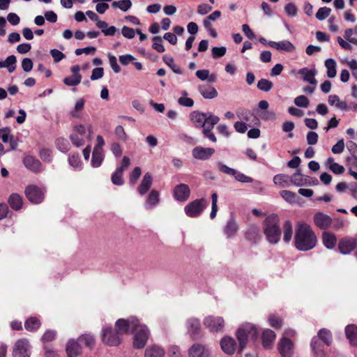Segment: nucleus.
<instances>
[{
  "label": "nucleus",
  "instance_id": "nucleus-24",
  "mask_svg": "<svg viewBox=\"0 0 357 357\" xmlns=\"http://www.w3.org/2000/svg\"><path fill=\"white\" fill-rule=\"evenodd\" d=\"M310 177L303 175L301 173V169H298L296 173L291 176V183L296 186L301 187L310 184Z\"/></svg>",
  "mask_w": 357,
  "mask_h": 357
},
{
  "label": "nucleus",
  "instance_id": "nucleus-14",
  "mask_svg": "<svg viewBox=\"0 0 357 357\" xmlns=\"http://www.w3.org/2000/svg\"><path fill=\"white\" fill-rule=\"evenodd\" d=\"M27 199L32 203H40L44 199V192L35 185L28 186L25 190Z\"/></svg>",
  "mask_w": 357,
  "mask_h": 357
},
{
  "label": "nucleus",
  "instance_id": "nucleus-42",
  "mask_svg": "<svg viewBox=\"0 0 357 357\" xmlns=\"http://www.w3.org/2000/svg\"><path fill=\"white\" fill-rule=\"evenodd\" d=\"M10 207L14 210H19L22 206V199L17 194H13L10 196L8 200Z\"/></svg>",
  "mask_w": 357,
  "mask_h": 357
},
{
  "label": "nucleus",
  "instance_id": "nucleus-46",
  "mask_svg": "<svg viewBox=\"0 0 357 357\" xmlns=\"http://www.w3.org/2000/svg\"><path fill=\"white\" fill-rule=\"evenodd\" d=\"M81 80L82 75H77L65 77L63 79V83L69 86H75L81 82Z\"/></svg>",
  "mask_w": 357,
  "mask_h": 357
},
{
  "label": "nucleus",
  "instance_id": "nucleus-5",
  "mask_svg": "<svg viewBox=\"0 0 357 357\" xmlns=\"http://www.w3.org/2000/svg\"><path fill=\"white\" fill-rule=\"evenodd\" d=\"M208 206V202L204 199L194 200L187 204L184 211L185 214L190 218H196L199 216L205 208Z\"/></svg>",
  "mask_w": 357,
  "mask_h": 357
},
{
  "label": "nucleus",
  "instance_id": "nucleus-31",
  "mask_svg": "<svg viewBox=\"0 0 357 357\" xmlns=\"http://www.w3.org/2000/svg\"><path fill=\"white\" fill-rule=\"evenodd\" d=\"M238 230V227L237 223L233 218H231L227 221L223 231L227 238H231L236 236Z\"/></svg>",
  "mask_w": 357,
  "mask_h": 357
},
{
  "label": "nucleus",
  "instance_id": "nucleus-19",
  "mask_svg": "<svg viewBox=\"0 0 357 357\" xmlns=\"http://www.w3.org/2000/svg\"><path fill=\"white\" fill-rule=\"evenodd\" d=\"M24 166L31 172L38 173L43 170L41 162L32 155H26L23 158Z\"/></svg>",
  "mask_w": 357,
  "mask_h": 357
},
{
  "label": "nucleus",
  "instance_id": "nucleus-2",
  "mask_svg": "<svg viewBox=\"0 0 357 357\" xmlns=\"http://www.w3.org/2000/svg\"><path fill=\"white\" fill-rule=\"evenodd\" d=\"M263 230L267 241L271 244L278 243L281 238L280 219L275 214L266 218L263 223Z\"/></svg>",
  "mask_w": 357,
  "mask_h": 357
},
{
  "label": "nucleus",
  "instance_id": "nucleus-21",
  "mask_svg": "<svg viewBox=\"0 0 357 357\" xmlns=\"http://www.w3.org/2000/svg\"><path fill=\"white\" fill-rule=\"evenodd\" d=\"M214 153V149L202 146H196L192 151V155L195 158L202 160L209 159Z\"/></svg>",
  "mask_w": 357,
  "mask_h": 357
},
{
  "label": "nucleus",
  "instance_id": "nucleus-53",
  "mask_svg": "<svg viewBox=\"0 0 357 357\" xmlns=\"http://www.w3.org/2000/svg\"><path fill=\"white\" fill-rule=\"evenodd\" d=\"M70 139L72 143L77 147H80L85 143L84 137H82L76 133H72L70 135Z\"/></svg>",
  "mask_w": 357,
  "mask_h": 357
},
{
  "label": "nucleus",
  "instance_id": "nucleus-29",
  "mask_svg": "<svg viewBox=\"0 0 357 357\" xmlns=\"http://www.w3.org/2000/svg\"><path fill=\"white\" fill-rule=\"evenodd\" d=\"M275 337L276 335L273 331L271 329L264 331L261 337L263 347L266 349L271 348Z\"/></svg>",
  "mask_w": 357,
  "mask_h": 357
},
{
  "label": "nucleus",
  "instance_id": "nucleus-1",
  "mask_svg": "<svg viewBox=\"0 0 357 357\" xmlns=\"http://www.w3.org/2000/svg\"><path fill=\"white\" fill-rule=\"evenodd\" d=\"M317 239L310 225L305 223L298 225L295 233V246L300 251H308L317 245Z\"/></svg>",
  "mask_w": 357,
  "mask_h": 357
},
{
  "label": "nucleus",
  "instance_id": "nucleus-50",
  "mask_svg": "<svg viewBox=\"0 0 357 357\" xmlns=\"http://www.w3.org/2000/svg\"><path fill=\"white\" fill-rule=\"evenodd\" d=\"M331 9L328 7H322L320 8L317 13H316V18L320 21L324 20L326 19L331 14Z\"/></svg>",
  "mask_w": 357,
  "mask_h": 357
},
{
  "label": "nucleus",
  "instance_id": "nucleus-11",
  "mask_svg": "<svg viewBox=\"0 0 357 357\" xmlns=\"http://www.w3.org/2000/svg\"><path fill=\"white\" fill-rule=\"evenodd\" d=\"M137 325V319L136 317H130L128 319H119L115 323V329L121 336L128 332L129 329H132L135 326Z\"/></svg>",
  "mask_w": 357,
  "mask_h": 357
},
{
  "label": "nucleus",
  "instance_id": "nucleus-17",
  "mask_svg": "<svg viewBox=\"0 0 357 357\" xmlns=\"http://www.w3.org/2000/svg\"><path fill=\"white\" fill-rule=\"evenodd\" d=\"M67 357H79L82 353V347L77 340L70 339L66 346Z\"/></svg>",
  "mask_w": 357,
  "mask_h": 357
},
{
  "label": "nucleus",
  "instance_id": "nucleus-9",
  "mask_svg": "<svg viewBox=\"0 0 357 357\" xmlns=\"http://www.w3.org/2000/svg\"><path fill=\"white\" fill-rule=\"evenodd\" d=\"M130 160L128 156H123L120 167H117L112 174L111 180L114 185H122L124 183L123 179V172L130 166Z\"/></svg>",
  "mask_w": 357,
  "mask_h": 357
},
{
  "label": "nucleus",
  "instance_id": "nucleus-55",
  "mask_svg": "<svg viewBox=\"0 0 357 357\" xmlns=\"http://www.w3.org/2000/svg\"><path fill=\"white\" fill-rule=\"evenodd\" d=\"M212 199V206H211V211L210 213V218L213 219L215 218L217 212H218V195L216 193H213L211 195Z\"/></svg>",
  "mask_w": 357,
  "mask_h": 357
},
{
  "label": "nucleus",
  "instance_id": "nucleus-37",
  "mask_svg": "<svg viewBox=\"0 0 357 357\" xmlns=\"http://www.w3.org/2000/svg\"><path fill=\"white\" fill-rule=\"evenodd\" d=\"M220 121V118L217 116L213 115L211 112H208L206 116V123L203 126V130H212L214 126L216 125Z\"/></svg>",
  "mask_w": 357,
  "mask_h": 357
},
{
  "label": "nucleus",
  "instance_id": "nucleus-41",
  "mask_svg": "<svg viewBox=\"0 0 357 357\" xmlns=\"http://www.w3.org/2000/svg\"><path fill=\"white\" fill-rule=\"evenodd\" d=\"M328 102L331 106H336L337 108L341 109H346L347 108V104L346 102L340 101V98L337 95H331L328 96Z\"/></svg>",
  "mask_w": 357,
  "mask_h": 357
},
{
  "label": "nucleus",
  "instance_id": "nucleus-8",
  "mask_svg": "<svg viewBox=\"0 0 357 357\" xmlns=\"http://www.w3.org/2000/svg\"><path fill=\"white\" fill-rule=\"evenodd\" d=\"M102 340L104 344L110 346H118L121 342V336L116 329L110 327H103L102 331Z\"/></svg>",
  "mask_w": 357,
  "mask_h": 357
},
{
  "label": "nucleus",
  "instance_id": "nucleus-22",
  "mask_svg": "<svg viewBox=\"0 0 357 357\" xmlns=\"http://www.w3.org/2000/svg\"><path fill=\"white\" fill-rule=\"evenodd\" d=\"M297 73L302 76V78L305 82L314 86L317 85V81L315 79V76L317 71L315 68L309 69L307 68H303L299 69Z\"/></svg>",
  "mask_w": 357,
  "mask_h": 357
},
{
  "label": "nucleus",
  "instance_id": "nucleus-48",
  "mask_svg": "<svg viewBox=\"0 0 357 357\" xmlns=\"http://www.w3.org/2000/svg\"><path fill=\"white\" fill-rule=\"evenodd\" d=\"M84 103L85 100L84 98L78 99L75 102L74 109L70 112V115L73 117L78 118L79 116L78 112L84 109Z\"/></svg>",
  "mask_w": 357,
  "mask_h": 357
},
{
  "label": "nucleus",
  "instance_id": "nucleus-15",
  "mask_svg": "<svg viewBox=\"0 0 357 357\" xmlns=\"http://www.w3.org/2000/svg\"><path fill=\"white\" fill-rule=\"evenodd\" d=\"M356 241L351 237H345L340 240L338 243V249L343 255H347L351 252L356 248Z\"/></svg>",
  "mask_w": 357,
  "mask_h": 357
},
{
  "label": "nucleus",
  "instance_id": "nucleus-60",
  "mask_svg": "<svg viewBox=\"0 0 357 357\" xmlns=\"http://www.w3.org/2000/svg\"><path fill=\"white\" fill-rule=\"evenodd\" d=\"M280 194L284 199L289 202H294L296 197L294 192L286 190L280 191Z\"/></svg>",
  "mask_w": 357,
  "mask_h": 357
},
{
  "label": "nucleus",
  "instance_id": "nucleus-47",
  "mask_svg": "<svg viewBox=\"0 0 357 357\" xmlns=\"http://www.w3.org/2000/svg\"><path fill=\"white\" fill-rule=\"evenodd\" d=\"M273 86V82L267 79H261L257 83V88L264 92L271 91Z\"/></svg>",
  "mask_w": 357,
  "mask_h": 357
},
{
  "label": "nucleus",
  "instance_id": "nucleus-36",
  "mask_svg": "<svg viewBox=\"0 0 357 357\" xmlns=\"http://www.w3.org/2000/svg\"><path fill=\"white\" fill-rule=\"evenodd\" d=\"M322 240L324 245L328 248V249H332L335 247L336 244V237L335 235L324 232L322 236Z\"/></svg>",
  "mask_w": 357,
  "mask_h": 357
},
{
  "label": "nucleus",
  "instance_id": "nucleus-58",
  "mask_svg": "<svg viewBox=\"0 0 357 357\" xmlns=\"http://www.w3.org/2000/svg\"><path fill=\"white\" fill-rule=\"evenodd\" d=\"M114 134L118 139L123 142H126L127 140L128 136L121 126H118L116 127L114 130Z\"/></svg>",
  "mask_w": 357,
  "mask_h": 357
},
{
  "label": "nucleus",
  "instance_id": "nucleus-38",
  "mask_svg": "<svg viewBox=\"0 0 357 357\" xmlns=\"http://www.w3.org/2000/svg\"><path fill=\"white\" fill-rule=\"evenodd\" d=\"M77 340L80 344H83L85 347H89V349H92L96 342L93 336L89 334L80 335Z\"/></svg>",
  "mask_w": 357,
  "mask_h": 357
},
{
  "label": "nucleus",
  "instance_id": "nucleus-56",
  "mask_svg": "<svg viewBox=\"0 0 357 357\" xmlns=\"http://www.w3.org/2000/svg\"><path fill=\"white\" fill-rule=\"evenodd\" d=\"M234 178L241 183H252L253 181V179L246 176L245 174L236 170V173L234 175Z\"/></svg>",
  "mask_w": 357,
  "mask_h": 357
},
{
  "label": "nucleus",
  "instance_id": "nucleus-16",
  "mask_svg": "<svg viewBox=\"0 0 357 357\" xmlns=\"http://www.w3.org/2000/svg\"><path fill=\"white\" fill-rule=\"evenodd\" d=\"M189 357H209L211 355L210 349L205 345L201 344H194L188 350Z\"/></svg>",
  "mask_w": 357,
  "mask_h": 357
},
{
  "label": "nucleus",
  "instance_id": "nucleus-45",
  "mask_svg": "<svg viewBox=\"0 0 357 357\" xmlns=\"http://www.w3.org/2000/svg\"><path fill=\"white\" fill-rule=\"evenodd\" d=\"M284 228V237L283 240L285 242H289L291 239L293 234L292 225L289 220H286L283 225Z\"/></svg>",
  "mask_w": 357,
  "mask_h": 357
},
{
  "label": "nucleus",
  "instance_id": "nucleus-54",
  "mask_svg": "<svg viewBox=\"0 0 357 357\" xmlns=\"http://www.w3.org/2000/svg\"><path fill=\"white\" fill-rule=\"evenodd\" d=\"M294 104L298 107L306 108L308 107L310 102L306 96L301 95L294 99Z\"/></svg>",
  "mask_w": 357,
  "mask_h": 357
},
{
  "label": "nucleus",
  "instance_id": "nucleus-64",
  "mask_svg": "<svg viewBox=\"0 0 357 357\" xmlns=\"http://www.w3.org/2000/svg\"><path fill=\"white\" fill-rule=\"evenodd\" d=\"M284 10L287 13V15L289 17H295L297 15V8L296 6L292 3H288L284 6Z\"/></svg>",
  "mask_w": 357,
  "mask_h": 357
},
{
  "label": "nucleus",
  "instance_id": "nucleus-3",
  "mask_svg": "<svg viewBox=\"0 0 357 357\" xmlns=\"http://www.w3.org/2000/svg\"><path fill=\"white\" fill-rule=\"evenodd\" d=\"M258 334L259 331L255 325L250 323L242 324L236 332V337L239 342V351H242L246 347L248 340H255Z\"/></svg>",
  "mask_w": 357,
  "mask_h": 357
},
{
  "label": "nucleus",
  "instance_id": "nucleus-7",
  "mask_svg": "<svg viewBox=\"0 0 357 357\" xmlns=\"http://www.w3.org/2000/svg\"><path fill=\"white\" fill-rule=\"evenodd\" d=\"M203 324L211 333H218L223 330L225 320L222 317L208 315L204 319Z\"/></svg>",
  "mask_w": 357,
  "mask_h": 357
},
{
  "label": "nucleus",
  "instance_id": "nucleus-57",
  "mask_svg": "<svg viewBox=\"0 0 357 357\" xmlns=\"http://www.w3.org/2000/svg\"><path fill=\"white\" fill-rule=\"evenodd\" d=\"M40 158L45 162H50L52 160V153L50 149H41L39 153Z\"/></svg>",
  "mask_w": 357,
  "mask_h": 357
},
{
  "label": "nucleus",
  "instance_id": "nucleus-59",
  "mask_svg": "<svg viewBox=\"0 0 357 357\" xmlns=\"http://www.w3.org/2000/svg\"><path fill=\"white\" fill-rule=\"evenodd\" d=\"M218 169L225 174L234 176V174L236 173V169L231 168L222 162H218Z\"/></svg>",
  "mask_w": 357,
  "mask_h": 357
},
{
  "label": "nucleus",
  "instance_id": "nucleus-34",
  "mask_svg": "<svg viewBox=\"0 0 357 357\" xmlns=\"http://www.w3.org/2000/svg\"><path fill=\"white\" fill-rule=\"evenodd\" d=\"M105 159L104 151L93 150L92 158L91 160V165L93 168H98L100 167Z\"/></svg>",
  "mask_w": 357,
  "mask_h": 357
},
{
  "label": "nucleus",
  "instance_id": "nucleus-51",
  "mask_svg": "<svg viewBox=\"0 0 357 357\" xmlns=\"http://www.w3.org/2000/svg\"><path fill=\"white\" fill-rule=\"evenodd\" d=\"M68 162L75 169H80L82 168V162L79 155L73 154L68 157Z\"/></svg>",
  "mask_w": 357,
  "mask_h": 357
},
{
  "label": "nucleus",
  "instance_id": "nucleus-23",
  "mask_svg": "<svg viewBox=\"0 0 357 357\" xmlns=\"http://www.w3.org/2000/svg\"><path fill=\"white\" fill-rule=\"evenodd\" d=\"M314 224L321 229L328 228L332 224V218L321 212H319L314 215Z\"/></svg>",
  "mask_w": 357,
  "mask_h": 357
},
{
  "label": "nucleus",
  "instance_id": "nucleus-6",
  "mask_svg": "<svg viewBox=\"0 0 357 357\" xmlns=\"http://www.w3.org/2000/svg\"><path fill=\"white\" fill-rule=\"evenodd\" d=\"M32 347L28 340L22 338L17 340L13 348V357H30Z\"/></svg>",
  "mask_w": 357,
  "mask_h": 357
},
{
  "label": "nucleus",
  "instance_id": "nucleus-52",
  "mask_svg": "<svg viewBox=\"0 0 357 357\" xmlns=\"http://www.w3.org/2000/svg\"><path fill=\"white\" fill-rule=\"evenodd\" d=\"M153 43L152 45V48L156 50L158 52H164L165 49L162 45V38L160 36H154L153 38Z\"/></svg>",
  "mask_w": 357,
  "mask_h": 357
},
{
  "label": "nucleus",
  "instance_id": "nucleus-20",
  "mask_svg": "<svg viewBox=\"0 0 357 357\" xmlns=\"http://www.w3.org/2000/svg\"><path fill=\"white\" fill-rule=\"evenodd\" d=\"M220 347L224 353L228 355H232L236 350L237 344L233 337L225 336L220 340Z\"/></svg>",
  "mask_w": 357,
  "mask_h": 357
},
{
  "label": "nucleus",
  "instance_id": "nucleus-12",
  "mask_svg": "<svg viewBox=\"0 0 357 357\" xmlns=\"http://www.w3.org/2000/svg\"><path fill=\"white\" fill-rule=\"evenodd\" d=\"M187 333L194 340L200 337L201 324L199 319L195 317H190L185 321Z\"/></svg>",
  "mask_w": 357,
  "mask_h": 357
},
{
  "label": "nucleus",
  "instance_id": "nucleus-33",
  "mask_svg": "<svg viewBox=\"0 0 357 357\" xmlns=\"http://www.w3.org/2000/svg\"><path fill=\"white\" fill-rule=\"evenodd\" d=\"M349 174L357 180V154L349 155L346 158Z\"/></svg>",
  "mask_w": 357,
  "mask_h": 357
},
{
  "label": "nucleus",
  "instance_id": "nucleus-27",
  "mask_svg": "<svg viewBox=\"0 0 357 357\" xmlns=\"http://www.w3.org/2000/svg\"><path fill=\"white\" fill-rule=\"evenodd\" d=\"M165 350L157 344L147 347L144 351V357H165Z\"/></svg>",
  "mask_w": 357,
  "mask_h": 357
},
{
  "label": "nucleus",
  "instance_id": "nucleus-30",
  "mask_svg": "<svg viewBox=\"0 0 357 357\" xmlns=\"http://www.w3.org/2000/svg\"><path fill=\"white\" fill-rule=\"evenodd\" d=\"M345 335L350 344L353 347H357V326L354 324L347 326Z\"/></svg>",
  "mask_w": 357,
  "mask_h": 357
},
{
  "label": "nucleus",
  "instance_id": "nucleus-40",
  "mask_svg": "<svg viewBox=\"0 0 357 357\" xmlns=\"http://www.w3.org/2000/svg\"><path fill=\"white\" fill-rule=\"evenodd\" d=\"M317 337L322 340L327 346H330L332 343V334L328 329L322 328L319 330Z\"/></svg>",
  "mask_w": 357,
  "mask_h": 357
},
{
  "label": "nucleus",
  "instance_id": "nucleus-61",
  "mask_svg": "<svg viewBox=\"0 0 357 357\" xmlns=\"http://www.w3.org/2000/svg\"><path fill=\"white\" fill-rule=\"evenodd\" d=\"M344 139H342L338 140V142L335 145H333L331 151L334 154H340L344 151Z\"/></svg>",
  "mask_w": 357,
  "mask_h": 357
},
{
  "label": "nucleus",
  "instance_id": "nucleus-4",
  "mask_svg": "<svg viewBox=\"0 0 357 357\" xmlns=\"http://www.w3.org/2000/svg\"><path fill=\"white\" fill-rule=\"evenodd\" d=\"M135 333L133 346L136 349L143 348L149 337V330L146 325L139 323L137 319V325L132 329Z\"/></svg>",
  "mask_w": 357,
  "mask_h": 357
},
{
  "label": "nucleus",
  "instance_id": "nucleus-35",
  "mask_svg": "<svg viewBox=\"0 0 357 357\" xmlns=\"http://www.w3.org/2000/svg\"><path fill=\"white\" fill-rule=\"evenodd\" d=\"M291 176L284 174H279L273 177V183L282 188H287L291 183Z\"/></svg>",
  "mask_w": 357,
  "mask_h": 357
},
{
  "label": "nucleus",
  "instance_id": "nucleus-62",
  "mask_svg": "<svg viewBox=\"0 0 357 357\" xmlns=\"http://www.w3.org/2000/svg\"><path fill=\"white\" fill-rule=\"evenodd\" d=\"M227 52L225 47H214L212 49V56L214 59L223 56Z\"/></svg>",
  "mask_w": 357,
  "mask_h": 357
},
{
  "label": "nucleus",
  "instance_id": "nucleus-44",
  "mask_svg": "<svg viewBox=\"0 0 357 357\" xmlns=\"http://www.w3.org/2000/svg\"><path fill=\"white\" fill-rule=\"evenodd\" d=\"M162 59L164 62L172 70V71L174 73L178 75H181L183 73L181 68L174 63L173 57L164 56Z\"/></svg>",
  "mask_w": 357,
  "mask_h": 357
},
{
  "label": "nucleus",
  "instance_id": "nucleus-49",
  "mask_svg": "<svg viewBox=\"0 0 357 357\" xmlns=\"http://www.w3.org/2000/svg\"><path fill=\"white\" fill-rule=\"evenodd\" d=\"M17 59L14 55H10L4 61L5 67L8 68L9 73H13L16 68Z\"/></svg>",
  "mask_w": 357,
  "mask_h": 357
},
{
  "label": "nucleus",
  "instance_id": "nucleus-10",
  "mask_svg": "<svg viewBox=\"0 0 357 357\" xmlns=\"http://www.w3.org/2000/svg\"><path fill=\"white\" fill-rule=\"evenodd\" d=\"M278 349L281 357H293L294 344L289 338L282 337L278 342Z\"/></svg>",
  "mask_w": 357,
  "mask_h": 357
},
{
  "label": "nucleus",
  "instance_id": "nucleus-39",
  "mask_svg": "<svg viewBox=\"0 0 357 357\" xmlns=\"http://www.w3.org/2000/svg\"><path fill=\"white\" fill-rule=\"evenodd\" d=\"M325 66L327 69V76L333 78L336 76V62L333 59H327L325 61Z\"/></svg>",
  "mask_w": 357,
  "mask_h": 357
},
{
  "label": "nucleus",
  "instance_id": "nucleus-63",
  "mask_svg": "<svg viewBox=\"0 0 357 357\" xmlns=\"http://www.w3.org/2000/svg\"><path fill=\"white\" fill-rule=\"evenodd\" d=\"M13 135H10V128L8 127H6L0 129V139L4 142L8 143L10 138Z\"/></svg>",
  "mask_w": 357,
  "mask_h": 357
},
{
  "label": "nucleus",
  "instance_id": "nucleus-28",
  "mask_svg": "<svg viewBox=\"0 0 357 357\" xmlns=\"http://www.w3.org/2000/svg\"><path fill=\"white\" fill-rule=\"evenodd\" d=\"M207 113L200 112L199 111L192 112L190 115V120L197 128H203L206 123Z\"/></svg>",
  "mask_w": 357,
  "mask_h": 357
},
{
  "label": "nucleus",
  "instance_id": "nucleus-32",
  "mask_svg": "<svg viewBox=\"0 0 357 357\" xmlns=\"http://www.w3.org/2000/svg\"><path fill=\"white\" fill-rule=\"evenodd\" d=\"M199 91L206 99H213L218 96L216 89L208 84H203L199 86Z\"/></svg>",
  "mask_w": 357,
  "mask_h": 357
},
{
  "label": "nucleus",
  "instance_id": "nucleus-43",
  "mask_svg": "<svg viewBox=\"0 0 357 357\" xmlns=\"http://www.w3.org/2000/svg\"><path fill=\"white\" fill-rule=\"evenodd\" d=\"M40 325V321L36 317H30L24 323L25 328L29 331H34L37 330Z\"/></svg>",
  "mask_w": 357,
  "mask_h": 357
},
{
  "label": "nucleus",
  "instance_id": "nucleus-26",
  "mask_svg": "<svg viewBox=\"0 0 357 357\" xmlns=\"http://www.w3.org/2000/svg\"><path fill=\"white\" fill-rule=\"evenodd\" d=\"M160 202V194L156 190H152L149 194L144 207L146 209L151 210L154 208Z\"/></svg>",
  "mask_w": 357,
  "mask_h": 357
},
{
  "label": "nucleus",
  "instance_id": "nucleus-18",
  "mask_svg": "<svg viewBox=\"0 0 357 357\" xmlns=\"http://www.w3.org/2000/svg\"><path fill=\"white\" fill-rule=\"evenodd\" d=\"M268 45L280 52H293L296 50L294 45L288 40H283L279 42L268 41Z\"/></svg>",
  "mask_w": 357,
  "mask_h": 357
},
{
  "label": "nucleus",
  "instance_id": "nucleus-13",
  "mask_svg": "<svg viewBox=\"0 0 357 357\" xmlns=\"http://www.w3.org/2000/svg\"><path fill=\"white\" fill-rule=\"evenodd\" d=\"M190 195L189 186L184 183L176 185L173 189V197L175 200L180 202H186Z\"/></svg>",
  "mask_w": 357,
  "mask_h": 357
},
{
  "label": "nucleus",
  "instance_id": "nucleus-25",
  "mask_svg": "<svg viewBox=\"0 0 357 357\" xmlns=\"http://www.w3.org/2000/svg\"><path fill=\"white\" fill-rule=\"evenodd\" d=\"M153 183V178L149 172H147L143 176L140 185L137 188V192L139 195H145L151 188Z\"/></svg>",
  "mask_w": 357,
  "mask_h": 357
}]
</instances>
